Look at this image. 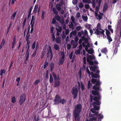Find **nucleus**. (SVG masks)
<instances>
[{"instance_id":"obj_64","label":"nucleus","mask_w":121,"mask_h":121,"mask_svg":"<svg viewBox=\"0 0 121 121\" xmlns=\"http://www.w3.org/2000/svg\"><path fill=\"white\" fill-rule=\"evenodd\" d=\"M71 32L72 34L74 36L76 35L77 33V31L75 30Z\"/></svg>"},{"instance_id":"obj_57","label":"nucleus","mask_w":121,"mask_h":121,"mask_svg":"<svg viewBox=\"0 0 121 121\" xmlns=\"http://www.w3.org/2000/svg\"><path fill=\"white\" fill-rule=\"evenodd\" d=\"M52 41H54L55 40V37L54 33L52 34Z\"/></svg>"},{"instance_id":"obj_2","label":"nucleus","mask_w":121,"mask_h":121,"mask_svg":"<svg viewBox=\"0 0 121 121\" xmlns=\"http://www.w3.org/2000/svg\"><path fill=\"white\" fill-rule=\"evenodd\" d=\"M93 100L94 101L93 103V107L96 110H99L100 107L99 105L101 104V102L98 100V97L96 96L94 97Z\"/></svg>"},{"instance_id":"obj_21","label":"nucleus","mask_w":121,"mask_h":121,"mask_svg":"<svg viewBox=\"0 0 121 121\" xmlns=\"http://www.w3.org/2000/svg\"><path fill=\"white\" fill-rule=\"evenodd\" d=\"M17 13V11L15 12L12 15H11V20H14L16 16Z\"/></svg>"},{"instance_id":"obj_62","label":"nucleus","mask_w":121,"mask_h":121,"mask_svg":"<svg viewBox=\"0 0 121 121\" xmlns=\"http://www.w3.org/2000/svg\"><path fill=\"white\" fill-rule=\"evenodd\" d=\"M77 46V43H74V44H73V48H76Z\"/></svg>"},{"instance_id":"obj_43","label":"nucleus","mask_w":121,"mask_h":121,"mask_svg":"<svg viewBox=\"0 0 121 121\" xmlns=\"http://www.w3.org/2000/svg\"><path fill=\"white\" fill-rule=\"evenodd\" d=\"M40 79H38L34 83L35 85H36L40 82Z\"/></svg>"},{"instance_id":"obj_35","label":"nucleus","mask_w":121,"mask_h":121,"mask_svg":"<svg viewBox=\"0 0 121 121\" xmlns=\"http://www.w3.org/2000/svg\"><path fill=\"white\" fill-rule=\"evenodd\" d=\"M97 19H98L99 21H100L102 18V17L98 14V15L95 17Z\"/></svg>"},{"instance_id":"obj_4","label":"nucleus","mask_w":121,"mask_h":121,"mask_svg":"<svg viewBox=\"0 0 121 121\" xmlns=\"http://www.w3.org/2000/svg\"><path fill=\"white\" fill-rule=\"evenodd\" d=\"M71 94L73 96L74 99H76L78 96V90L76 87H73L71 90Z\"/></svg>"},{"instance_id":"obj_59","label":"nucleus","mask_w":121,"mask_h":121,"mask_svg":"<svg viewBox=\"0 0 121 121\" xmlns=\"http://www.w3.org/2000/svg\"><path fill=\"white\" fill-rule=\"evenodd\" d=\"M78 0H73L72 2L73 4L76 5L78 3Z\"/></svg>"},{"instance_id":"obj_14","label":"nucleus","mask_w":121,"mask_h":121,"mask_svg":"<svg viewBox=\"0 0 121 121\" xmlns=\"http://www.w3.org/2000/svg\"><path fill=\"white\" fill-rule=\"evenodd\" d=\"M52 74L55 81L58 80L59 79V75H58L57 76L56 75V74L53 72H52Z\"/></svg>"},{"instance_id":"obj_22","label":"nucleus","mask_w":121,"mask_h":121,"mask_svg":"<svg viewBox=\"0 0 121 121\" xmlns=\"http://www.w3.org/2000/svg\"><path fill=\"white\" fill-rule=\"evenodd\" d=\"M56 42L57 43H60L61 42L60 38L59 37H56L55 39Z\"/></svg>"},{"instance_id":"obj_45","label":"nucleus","mask_w":121,"mask_h":121,"mask_svg":"<svg viewBox=\"0 0 121 121\" xmlns=\"http://www.w3.org/2000/svg\"><path fill=\"white\" fill-rule=\"evenodd\" d=\"M86 72L87 73H88L89 74V76H90L91 74V73L90 72V71L88 69V66H87L86 68Z\"/></svg>"},{"instance_id":"obj_20","label":"nucleus","mask_w":121,"mask_h":121,"mask_svg":"<svg viewBox=\"0 0 121 121\" xmlns=\"http://www.w3.org/2000/svg\"><path fill=\"white\" fill-rule=\"evenodd\" d=\"M108 5L106 3H105L104 4V6L103 8V11L105 12L108 9Z\"/></svg>"},{"instance_id":"obj_10","label":"nucleus","mask_w":121,"mask_h":121,"mask_svg":"<svg viewBox=\"0 0 121 121\" xmlns=\"http://www.w3.org/2000/svg\"><path fill=\"white\" fill-rule=\"evenodd\" d=\"M54 18L57 21L59 22L61 24H63L64 22V20H61L60 16L58 15H55Z\"/></svg>"},{"instance_id":"obj_8","label":"nucleus","mask_w":121,"mask_h":121,"mask_svg":"<svg viewBox=\"0 0 121 121\" xmlns=\"http://www.w3.org/2000/svg\"><path fill=\"white\" fill-rule=\"evenodd\" d=\"M105 32L104 31V30H102V31H99V30L98 29H96L95 32V33L97 35H99L100 34H101L103 35V37L104 38H105L106 37V36H105H105V34H104V33Z\"/></svg>"},{"instance_id":"obj_30","label":"nucleus","mask_w":121,"mask_h":121,"mask_svg":"<svg viewBox=\"0 0 121 121\" xmlns=\"http://www.w3.org/2000/svg\"><path fill=\"white\" fill-rule=\"evenodd\" d=\"M53 79L52 77L51 74H50V77L49 79V82L50 83H53Z\"/></svg>"},{"instance_id":"obj_13","label":"nucleus","mask_w":121,"mask_h":121,"mask_svg":"<svg viewBox=\"0 0 121 121\" xmlns=\"http://www.w3.org/2000/svg\"><path fill=\"white\" fill-rule=\"evenodd\" d=\"M89 67L91 70L94 72H95V69L97 68V66L95 65L93 66H89Z\"/></svg>"},{"instance_id":"obj_6","label":"nucleus","mask_w":121,"mask_h":121,"mask_svg":"<svg viewBox=\"0 0 121 121\" xmlns=\"http://www.w3.org/2000/svg\"><path fill=\"white\" fill-rule=\"evenodd\" d=\"M64 4L63 0H61L60 3H57L56 5V8L58 11H60L61 9V7Z\"/></svg>"},{"instance_id":"obj_15","label":"nucleus","mask_w":121,"mask_h":121,"mask_svg":"<svg viewBox=\"0 0 121 121\" xmlns=\"http://www.w3.org/2000/svg\"><path fill=\"white\" fill-rule=\"evenodd\" d=\"M100 7L99 6H96V7L95 11V17L98 15V12L99 11Z\"/></svg>"},{"instance_id":"obj_27","label":"nucleus","mask_w":121,"mask_h":121,"mask_svg":"<svg viewBox=\"0 0 121 121\" xmlns=\"http://www.w3.org/2000/svg\"><path fill=\"white\" fill-rule=\"evenodd\" d=\"M66 100L65 99H60L59 101V103H61L62 104H64L66 103Z\"/></svg>"},{"instance_id":"obj_56","label":"nucleus","mask_w":121,"mask_h":121,"mask_svg":"<svg viewBox=\"0 0 121 121\" xmlns=\"http://www.w3.org/2000/svg\"><path fill=\"white\" fill-rule=\"evenodd\" d=\"M45 55V52L44 51H43V52L42 53V54L41 56V59H43L44 56Z\"/></svg>"},{"instance_id":"obj_53","label":"nucleus","mask_w":121,"mask_h":121,"mask_svg":"<svg viewBox=\"0 0 121 121\" xmlns=\"http://www.w3.org/2000/svg\"><path fill=\"white\" fill-rule=\"evenodd\" d=\"M95 85L97 86H99L100 85V82L99 81H97L96 82Z\"/></svg>"},{"instance_id":"obj_55","label":"nucleus","mask_w":121,"mask_h":121,"mask_svg":"<svg viewBox=\"0 0 121 121\" xmlns=\"http://www.w3.org/2000/svg\"><path fill=\"white\" fill-rule=\"evenodd\" d=\"M83 4L82 2H80L79 4V7L80 8H82V7H83Z\"/></svg>"},{"instance_id":"obj_48","label":"nucleus","mask_w":121,"mask_h":121,"mask_svg":"<svg viewBox=\"0 0 121 121\" xmlns=\"http://www.w3.org/2000/svg\"><path fill=\"white\" fill-rule=\"evenodd\" d=\"M92 84L91 83V82L90 81H88V84L87 85V87L88 89H89L91 87V86H92Z\"/></svg>"},{"instance_id":"obj_5","label":"nucleus","mask_w":121,"mask_h":121,"mask_svg":"<svg viewBox=\"0 0 121 121\" xmlns=\"http://www.w3.org/2000/svg\"><path fill=\"white\" fill-rule=\"evenodd\" d=\"M26 99V96L25 94H22L20 96L19 100V103L21 105H22L25 101Z\"/></svg>"},{"instance_id":"obj_52","label":"nucleus","mask_w":121,"mask_h":121,"mask_svg":"<svg viewBox=\"0 0 121 121\" xmlns=\"http://www.w3.org/2000/svg\"><path fill=\"white\" fill-rule=\"evenodd\" d=\"M60 53L61 56H62L61 57L65 58V55L64 52L61 51L60 52Z\"/></svg>"},{"instance_id":"obj_63","label":"nucleus","mask_w":121,"mask_h":121,"mask_svg":"<svg viewBox=\"0 0 121 121\" xmlns=\"http://www.w3.org/2000/svg\"><path fill=\"white\" fill-rule=\"evenodd\" d=\"M79 40V38L78 37V36H76L75 38L74 39V41L75 42H78V40Z\"/></svg>"},{"instance_id":"obj_37","label":"nucleus","mask_w":121,"mask_h":121,"mask_svg":"<svg viewBox=\"0 0 121 121\" xmlns=\"http://www.w3.org/2000/svg\"><path fill=\"white\" fill-rule=\"evenodd\" d=\"M82 19L84 21H87L88 18L87 16H85L83 15H82Z\"/></svg>"},{"instance_id":"obj_50","label":"nucleus","mask_w":121,"mask_h":121,"mask_svg":"<svg viewBox=\"0 0 121 121\" xmlns=\"http://www.w3.org/2000/svg\"><path fill=\"white\" fill-rule=\"evenodd\" d=\"M97 119V117H93L89 119L90 121H92L93 120H96Z\"/></svg>"},{"instance_id":"obj_28","label":"nucleus","mask_w":121,"mask_h":121,"mask_svg":"<svg viewBox=\"0 0 121 121\" xmlns=\"http://www.w3.org/2000/svg\"><path fill=\"white\" fill-rule=\"evenodd\" d=\"M54 48L56 50H58L59 49V47L57 44H55L54 45Z\"/></svg>"},{"instance_id":"obj_54","label":"nucleus","mask_w":121,"mask_h":121,"mask_svg":"<svg viewBox=\"0 0 121 121\" xmlns=\"http://www.w3.org/2000/svg\"><path fill=\"white\" fill-rule=\"evenodd\" d=\"M45 13V12L44 11H43L41 17L42 19H43L44 18V14Z\"/></svg>"},{"instance_id":"obj_38","label":"nucleus","mask_w":121,"mask_h":121,"mask_svg":"<svg viewBox=\"0 0 121 121\" xmlns=\"http://www.w3.org/2000/svg\"><path fill=\"white\" fill-rule=\"evenodd\" d=\"M48 61H47L46 60L45 63L44 65L43 68L44 69H45L48 66Z\"/></svg>"},{"instance_id":"obj_12","label":"nucleus","mask_w":121,"mask_h":121,"mask_svg":"<svg viewBox=\"0 0 121 121\" xmlns=\"http://www.w3.org/2000/svg\"><path fill=\"white\" fill-rule=\"evenodd\" d=\"M120 35L119 36L118 35H116L115 38V39L116 40L118 39H120L121 38V24H120Z\"/></svg>"},{"instance_id":"obj_29","label":"nucleus","mask_w":121,"mask_h":121,"mask_svg":"<svg viewBox=\"0 0 121 121\" xmlns=\"http://www.w3.org/2000/svg\"><path fill=\"white\" fill-rule=\"evenodd\" d=\"M57 30V31L59 32H60L61 31L62 28L61 27L59 26H58V29L56 28Z\"/></svg>"},{"instance_id":"obj_18","label":"nucleus","mask_w":121,"mask_h":121,"mask_svg":"<svg viewBox=\"0 0 121 121\" xmlns=\"http://www.w3.org/2000/svg\"><path fill=\"white\" fill-rule=\"evenodd\" d=\"M91 77L95 78H97L98 77L99 75L96 73H93V72H91Z\"/></svg>"},{"instance_id":"obj_33","label":"nucleus","mask_w":121,"mask_h":121,"mask_svg":"<svg viewBox=\"0 0 121 121\" xmlns=\"http://www.w3.org/2000/svg\"><path fill=\"white\" fill-rule=\"evenodd\" d=\"M69 27L72 30L74 29V27L73 25L72 22H71V24L69 25Z\"/></svg>"},{"instance_id":"obj_11","label":"nucleus","mask_w":121,"mask_h":121,"mask_svg":"<svg viewBox=\"0 0 121 121\" xmlns=\"http://www.w3.org/2000/svg\"><path fill=\"white\" fill-rule=\"evenodd\" d=\"M60 84V81L59 80L55 81L54 82V87H59Z\"/></svg>"},{"instance_id":"obj_32","label":"nucleus","mask_w":121,"mask_h":121,"mask_svg":"<svg viewBox=\"0 0 121 121\" xmlns=\"http://www.w3.org/2000/svg\"><path fill=\"white\" fill-rule=\"evenodd\" d=\"M81 51L78 49L76 50L75 52V53L76 55H79Z\"/></svg>"},{"instance_id":"obj_42","label":"nucleus","mask_w":121,"mask_h":121,"mask_svg":"<svg viewBox=\"0 0 121 121\" xmlns=\"http://www.w3.org/2000/svg\"><path fill=\"white\" fill-rule=\"evenodd\" d=\"M106 34L107 36H110V32L107 29L106 30Z\"/></svg>"},{"instance_id":"obj_40","label":"nucleus","mask_w":121,"mask_h":121,"mask_svg":"<svg viewBox=\"0 0 121 121\" xmlns=\"http://www.w3.org/2000/svg\"><path fill=\"white\" fill-rule=\"evenodd\" d=\"M16 42L13 41L11 43V47L12 49H13L15 45L16 44Z\"/></svg>"},{"instance_id":"obj_34","label":"nucleus","mask_w":121,"mask_h":121,"mask_svg":"<svg viewBox=\"0 0 121 121\" xmlns=\"http://www.w3.org/2000/svg\"><path fill=\"white\" fill-rule=\"evenodd\" d=\"M87 52L89 54H91L93 53V50L92 49H88Z\"/></svg>"},{"instance_id":"obj_58","label":"nucleus","mask_w":121,"mask_h":121,"mask_svg":"<svg viewBox=\"0 0 121 121\" xmlns=\"http://www.w3.org/2000/svg\"><path fill=\"white\" fill-rule=\"evenodd\" d=\"M36 41H35L33 43L32 48L33 49H34L35 47Z\"/></svg>"},{"instance_id":"obj_61","label":"nucleus","mask_w":121,"mask_h":121,"mask_svg":"<svg viewBox=\"0 0 121 121\" xmlns=\"http://www.w3.org/2000/svg\"><path fill=\"white\" fill-rule=\"evenodd\" d=\"M81 88L82 90H83L84 89V86L82 82H81Z\"/></svg>"},{"instance_id":"obj_16","label":"nucleus","mask_w":121,"mask_h":121,"mask_svg":"<svg viewBox=\"0 0 121 121\" xmlns=\"http://www.w3.org/2000/svg\"><path fill=\"white\" fill-rule=\"evenodd\" d=\"M99 91L92 90L91 92L92 94L94 95H97L99 94Z\"/></svg>"},{"instance_id":"obj_41","label":"nucleus","mask_w":121,"mask_h":121,"mask_svg":"<svg viewBox=\"0 0 121 121\" xmlns=\"http://www.w3.org/2000/svg\"><path fill=\"white\" fill-rule=\"evenodd\" d=\"M83 2L84 3H86L88 4H90L91 3V2L90 0H82Z\"/></svg>"},{"instance_id":"obj_17","label":"nucleus","mask_w":121,"mask_h":121,"mask_svg":"<svg viewBox=\"0 0 121 121\" xmlns=\"http://www.w3.org/2000/svg\"><path fill=\"white\" fill-rule=\"evenodd\" d=\"M5 43V41L4 38L2 39V42H1L0 45V49H1L3 46H4Z\"/></svg>"},{"instance_id":"obj_25","label":"nucleus","mask_w":121,"mask_h":121,"mask_svg":"<svg viewBox=\"0 0 121 121\" xmlns=\"http://www.w3.org/2000/svg\"><path fill=\"white\" fill-rule=\"evenodd\" d=\"M101 51L102 53H104L105 54H106L108 52V50L106 48H104Z\"/></svg>"},{"instance_id":"obj_44","label":"nucleus","mask_w":121,"mask_h":121,"mask_svg":"<svg viewBox=\"0 0 121 121\" xmlns=\"http://www.w3.org/2000/svg\"><path fill=\"white\" fill-rule=\"evenodd\" d=\"M118 47V46H116L115 47V50H114V52L113 53V54H116L118 50V48H117Z\"/></svg>"},{"instance_id":"obj_3","label":"nucleus","mask_w":121,"mask_h":121,"mask_svg":"<svg viewBox=\"0 0 121 121\" xmlns=\"http://www.w3.org/2000/svg\"><path fill=\"white\" fill-rule=\"evenodd\" d=\"M95 57L93 55L92 56L89 55V56H87V61L90 65H94V62L92 60H95Z\"/></svg>"},{"instance_id":"obj_39","label":"nucleus","mask_w":121,"mask_h":121,"mask_svg":"<svg viewBox=\"0 0 121 121\" xmlns=\"http://www.w3.org/2000/svg\"><path fill=\"white\" fill-rule=\"evenodd\" d=\"M120 39H117V41L116 43V46H118V47H119V44L121 42Z\"/></svg>"},{"instance_id":"obj_1","label":"nucleus","mask_w":121,"mask_h":121,"mask_svg":"<svg viewBox=\"0 0 121 121\" xmlns=\"http://www.w3.org/2000/svg\"><path fill=\"white\" fill-rule=\"evenodd\" d=\"M82 106L81 104H78L74 107L73 115L75 121H80V117L79 116L82 111Z\"/></svg>"},{"instance_id":"obj_60","label":"nucleus","mask_w":121,"mask_h":121,"mask_svg":"<svg viewBox=\"0 0 121 121\" xmlns=\"http://www.w3.org/2000/svg\"><path fill=\"white\" fill-rule=\"evenodd\" d=\"M71 48V45L70 44H68L67 45V49L69 50H70Z\"/></svg>"},{"instance_id":"obj_51","label":"nucleus","mask_w":121,"mask_h":121,"mask_svg":"<svg viewBox=\"0 0 121 121\" xmlns=\"http://www.w3.org/2000/svg\"><path fill=\"white\" fill-rule=\"evenodd\" d=\"M107 38L109 42H110L112 41V39L111 37L110 36H107Z\"/></svg>"},{"instance_id":"obj_26","label":"nucleus","mask_w":121,"mask_h":121,"mask_svg":"<svg viewBox=\"0 0 121 121\" xmlns=\"http://www.w3.org/2000/svg\"><path fill=\"white\" fill-rule=\"evenodd\" d=\"M54 64L53 63H51L50 65V71H52L54 69Z\"/></svg>"},{"instance_id":"obj_9","label":"nucleus","mask_w":121,"mask_h":121,"mask_svg":"<svg viewBox=\"0 0 121 121\" xmlns=\"http://www.w3.org/2000/svg\"><path fill=\"white\" fill-rule=\"evenodd\" d=\"M60 100V96L58 95H56L54 100L55 104H59Z\"/></svg>"},{"instance_id":"obj_19","label":"nucleus","mask_w":121,"mask_h":121,"mask_svg":"<svg viewBox=\"0 0 121 121\" xmlns=\"http://www.w3.org/2000/svg\"><path fill=\"white\" fill-rule=\"evenodd\" d=\"M64 57H60L59 60V65H62L63 64L64 61Z\"/></svg>"},{"instance_id":"obj_46","label":"nucleus","mask_w":121,"mask_h":121,"mask_svg":"<svg viewBox=\"0 0 121 121\" xmlns=\"http://www.w3.org/2000/svg\"><path fill=\"white\" fill-rule=\"evenodd\" d=\"M112 26L111 25H108V29L111 31L112 33L113 32V29L111 28Z\"/></svg>"},{"instance_id":"obj_24","label":"nucleus","mask_w":121,"mask_h":121,"mask_svg":"<svg viewBox=\"0 0 121 121\" xmlns=\"http://www.w3.org/2000/svg\"><path fill=\"white\" fill-rule=\"evenodd\" d=\"M93 89L95 91H99V87H97V86L94 85L93 87Z\"/></svg>"},{"instance_id":"obj_49","label":"nucleus","mask_w":121,"mask_h":121,"mask_svg":"<svg viewBox=\"0 0 121 121\" xmlns=\"http://www.w3.org/2000/svg\"><path fill=\"white\" fill-rule=\"evenodd\" d=\"M84 32L83 30L81 31V32H79L78 33V35L79 37H81L82 34H83Z\"/></svg>"},{"instance_id":"obj_36","label":"nucleus","mask_w":121,"mask_h":121,"mask_svg":"<svg viewBox=\"0 0 121 121\" xmlns=\"http://www.w3.org/2000/svg\"><path fill=\"white\" fill-rule=\"evenodd\" d=\"M11 102L13 103H15L16 102V99L15 97L13 96L11 98Z\"/></svg>"},{"instance_id":"obj_23","label":"nucleus","mask_w":121,"mask_h":121,"mask_svg":"<svg viewBox=\"0 0 121 121\" xmlns=\"http://www.w3.org/2000/svg\"><path fill=\"white\" fill-rule=\"evenodd\" d=\"M38 8V5L37 4L35 6L34 9L33 10V12L34 13H36Z\"/></svg>"},{"instance_id":"obj_47","label":"nucleus","mask_w":121,"mask_h":121,"mask_svg":"<svg viewBox=\"0 0 121 121\" xmlns=\"http://www.w3.org/2000/svg\"><path fill=\"white\" fill-rule=\"evenodd\" d=\"M97 81V79L92 78L91 79V82L92 83L94 84H95V83Z\"/></svg>"},{"instance_id":"obj_7","label":"nucleus","mask_w":121,"mask_h":121,"mask_svg":"<svg viewBox=\"0 0 121 121\" xmlns=\"http://www.w3.org/2000/svg\"><path fill=\"white\" fill-rule=\"evenodd\" d=\"M48 49L47 50V57L48 56V54L49 53L50 54V60H52V58L53 57V54H52V50H51V48L50 46L48 47Z\"/></svg>"},{"instance_id":"obj_31","label":"nucleus","mask_w":121,"mask_h":121,"mask_svg":"<svg viewBox=\"0 0 121 121\" xmlns=\"http://www.w3.org/2000/svg\"><path fill=\"white\" fill-rule=\"evenodd\" d=\"M53 11L54 14L55 15H57L58 12L55 8H54L53 9Z\"/></svg>"}]
</instances>
